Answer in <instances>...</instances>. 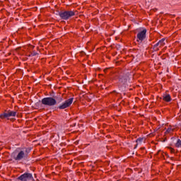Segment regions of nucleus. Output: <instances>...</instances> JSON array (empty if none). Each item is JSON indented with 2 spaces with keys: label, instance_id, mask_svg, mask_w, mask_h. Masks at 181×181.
I'll return each instance as SVG.
<instances>
[{
  "label": "nucleus",
  "instance_id": "nucleus-1",
  "mask_svg": "<svg viewBox=\"0 0 181 181\" xmlns=\"http://www.w3.org/2000/svg\"><path fill=\"white\" fill-rule=\"evenodd\" d=\"M25 151L26 149L18 150L17 151H15L12 153V156L14 158V159H16V160H20V159L25 158V155H26L25 153Z\"/></svg>",
  "mask_w": 181,
  "mask_h": 181
},
{
  "label": "nucleus",
  "instance_id": "nucleus-2",
  "mask_svg": "<svg viewBox=\"0 0 181 181\" xmlns=\"http://www.w3.org/2000/svg\"><path fill=\"white\" fill-rule=\"evenodd\" d=\"M42 103L44 105H54L56 104V100L52 98H45L42 100Z\"/></svg>",
  "mask_w": 181,
  "mask_h": 181
},
{
  "label": "nucleus",
  "instance_id": "nucleus-3",
  "mask_svg": "<svg viewBox=\"0 0 181 181\" xmlns=\"http://www.w3.org/2000/svg\"><path fill=\"white\" fill-rule=\"evenodd\" d=\"M18 179L22 181H33V176H32V174L25 173L22 175H21Z\"/></svg>",
  "mask_w": 181,
  "mask_h": 181
},
{
  "label": "nucleus",
  "instance_id": "nucleus-4",
  "mask_svg": "<svg viewBox=\"0 0 181 181\" xmlns=\"http://www.w3.org/2000/svg\"><path fill=\"white\" fill-rule=\"evenodd\" d=\"M146 37V29H144L137 34V42H141Z\"/></svg>",
  "mask_w": 181,
  "mask_h": 181
},
{
  "label": "nucleus",
  "instance_id": "nucleus-5",
  "mask_svg": "<svg viewBox=\"0 0 181 181\" xmlns=\"http://www.w3.org/2000/svg\"><path fill=\"white\" fill-rule=\"evenodd\" d=\"M11 117H16V112L11 111L8 113H4L0 115V118H8V119H9Z\"/></svg>",
  "mask_w": 181,
  "mask_h": 181
},
{
  "label": "nucleus",
  "instance_id": "nucleus-6",
  "mask_svg": "<svg viewBox=\"0 0 181 181\" xmlns=\"http://www.w3.org/2000/svg\"><path fill=\"white\" fill-rule=\"evenodd\" d=\"M165 45H166V40L163 38L154 45L153 49L156 52L159 50V49L156 48L158 46H165Z\"/></svg>",
  "mask_w": 181,
  "mask_h": 181
},
{
  "label": "nucleus",
  "instance_id": "nucleus-7",
  "mask_svg": "<svg viewBox=\"0 0 181 181\" xmlns=\"http://www.w3.org/2000/svg\"><path fill=\"white\" fill-rule=\"evenodd\" d=\"M136 145L134 147V149H136L138 148V145H141L142 144H145V138L144 137H139L136 140Z\"/></svg>",
  "mask_w": 181,
  "mask_h": 181
},
{
  "label": "nucleus",
  "instance_id": "nucleus-8",
  "mask_svg": "<svg viewBox=\"0 0 181 181\" xmlns=\"http://www.w3.org/2000/svg\"><path fill=\"white\" fill-rule=\"evenodd\" d=\"M59 15L62 19H69V13L67 12L61 13Z\"/></svg>",
  "mask_w": 181,
  "mask_h": 181
},
{
  "label": "nucleus",
  "instance_id": "nucleus-9",
  "mask_svg": "<svg viewBox=\"0 0 181 181\" xmlns=\"http://www.w3.org/2000/svg\"><path fill=\"white\" fill-rule=\"evenodd\" d=\"M163 99L164 100V101H167L169 102L170 101V95L169 94H163Z\"/></svg>",
  "mask_w": 181,
  "mask_h": 181
},
{
  "label": "nucleus",
  "instance_id": "nucleus-10",
  "mask_svg": "<svg viewBox=\"0 0 181 181\" xmlns=\"http://www.w3.org/2000/svg\"><path fill=\"white\" fill-rule=\"evenodd\" d=\"M67 107H69V103L66 102L65 103L59 106V108L60 110H64V108H67Z\"/></svg>",
  "mask_w": 181,
  "mask_h": 181
},
{
  "label": "nucleus",
  "instance_id": "nucleus-11",
  "mask_svg": "<svg viewBox=\"0 0 181 181\" xmlns=\"http://www.w3.org/2000/svg\"><path fill=\"white\" fill-rule=\"evenodd\" d=\"M175 146H177V148H181V140L180 139H177V141L175 144Z\"/></svg>",
  "mask_w": 181,
  "mask_h": 181
},
{
  "label": "nucleus",
  "instance_id": "nucleus-12",
  "mask_svg": "<svg viewBox=\"0 0 181 181\" xmlns=\"http://www.w3.org/2000/svg\"><path fill=\"white\" fill-rule=\"evenodd\" d=\"M75 14H76V13H75L74 11H71L69 12V17H70V16H74Z\"/></svg>",
  "mask_w": 181,
  "mask_h": 181
},
{
  "label": "nucleus",
  "instance_id": "nucleus-13",
  "mask_svg": "<svg viewBox=\"0 0 181 181\" xmlns=\"http://www.w3.org/2000/svg\"><path fill=\"white\" fill-rule=\"evenodd\" d=\"M73 104V98L69 99V105H71Z\"/></svg>",
  "mask_w": 181,
  "mask_h": 181
},
{
  "label": "nucleus",
  "instance_id": "nucleus-14",
  "mask_svg": "<svg viewBox=\"0 0 181 181\" xmlns=\"http://www.w3.org/2000/svg\"><path fill=\"white\" fill-rule=\"evenodd\" d=\"M119 81H121L122 83H125L126 80L124 79V78H122L119 79Z\"/></svg>",
  "mask_w": 181,
  "mask_h": 181
},
{
  "label": "nucleus",
  "instance_id": "nucleus-15",
  "mask_svg": "<svg viewBox=\"0 0 181 181\" xmlns=\"http://www.w3.org/2000/svg\"><path fill=\"white\" fill-rule=\"evenodd\" d=\"M171 131H173V129H172V128H168L166 131V132L169 133Z\"/></svg>",
  "mask_w": 181,
  "mask_h": 181
},
{
  "label": "nucleus",
  "instance_id": "nucleus-16",
  "mask_svg": "<svg viewBox=\"0 0 181 181\" xmlns=\"http://www.w3.org/2000/svg\"><path fill=\"white\" fill-rule=\"evenodd\" d=\"M34 56H36V53H34Z\"/></svg>",
  "mask_w": 181,
  "mask_h": 181
}]
</instances>
